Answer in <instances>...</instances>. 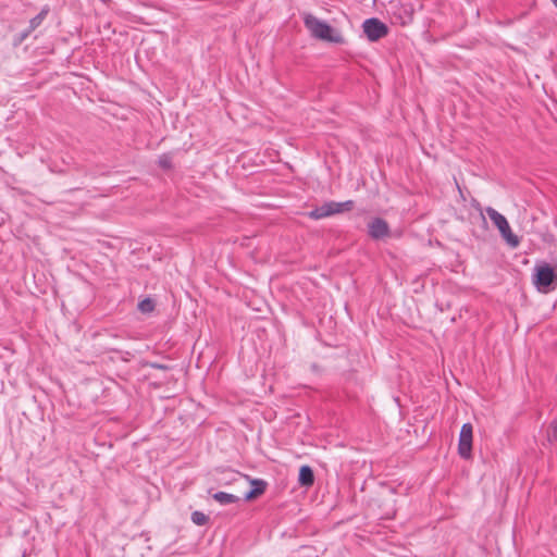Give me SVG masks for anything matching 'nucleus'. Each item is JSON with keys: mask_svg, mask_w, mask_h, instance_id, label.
Returning <instances> with one entry per match:
<instances>
[{"mask_svg": "<svg viewBox=\"0 0 557 557\" xmlns=\"http://www.w3.org/2000/svg\"><path fill=\"white\" fill-rule=\"evenodd\" d=\"M304 24L313 38L336 45L345 44V38L339 30L310 13L304 15Z\"/></svg>", "mask_w": 557, "mask_h": 557, "instance_id": "nucleus-1", "label": "nucleus"}, {"mask_svg": "<svg viewBox=\"0 0 557 557\" xmlns=\"http://www.w3.org/2000/svg\"><path fill=\"white\" fill-rule=\"evenodd\" d=\"M485 212L506 243L512 248L518 247L520 244L519 237L512 233L507 219L492 207H487Z\"/></svg>", "mask_w": 557, "mask_h": 557, "instance_id": "nucleus-2", "label": "nucleus"}, {"mask_svg": "<svg viewBox=\"0 0 557 557\" xmlns=\"http://www.w3.org/2000/svg\"><path fill=\"white\" fill-rule=\"evenodd\" d=\"M354 206L355 202L352 200H346L344 202L329 201L310 211L308 215L311 219L320 220L334 214L350 211L352 210Z\"/></svg>", "mask_w": 557, "mask_h": 557, "instance_id": "nucleus-3", "label": "nucleus"}, {"mask_svg": "<svg viewBox=\"0 0 557 557\" xmlns=\"http://www.w3.org/2000/svg\"><path fill=\"white\" fill-rule=\"evenodd\" d=\"M533 282L540 292L547 293L557 284V272L547 263L537 265Z\"/></svg>", "mask_w": 557, "mask_h": 557, "instance_id": "nucleus-4", "label": "nucleus"}, {"mask_svg": "<svg viewBox=\"0 0 557 557\" xmlns=\"http://www.w3.org/2000/svg\"><path fill=\"white\" fill-rule=\"evenodd\" d=\"M362 30L369 41H377L388 35L389 28L376 17L367 18L362 23Z\"/></svg>", "mask_w": 557, "mask_h": 557, "instance_id": "nucleus-5", "label": "nucleus"}, {"mask_svg": "<svg viewBox=\"0 0 557 557\" xmlns=\"http://www.w3.org/2000/svg\"><path fill=\"white\" fill-rule=\"evenodd\" d=\"M472 440L473 426L471 423H465L461 426L458 441V454L465 459L469 460L472 457Z\"/></svg>", "mask_w": 557, "mask_h": 557, "instance_id": "nucleus-6", "label": "nucleus"}, {"mask_svg": "<svg viewBox=\"0 0 557 557\" xmlns=\"http://www.w3.org/2000/svg\"><path fill=\"white\" fill-rule=\"evenodd\" d=\"M369 235L373 239H381L389 234V226L387 222L381 218L373 219L369 225Z\"/></svg>", "mask_w": 557, "mask_h": 557, "instance_id": "nucleus-7", "label": "nucleus"}, {"mask_svg": "<svg viewBox=\"0 0 557 557\" xmlns=\"http://www.w3.org/2000/svg\"><path fill=\"white\" fill-rule=\"evenodd\" d=\"M298 482L301 486H311L314 483V473L313 470L305 465L299 469Z\"/></svg>", "mask_w": 557, "mask_h": 557, "instance_id": "nucleus-8", "label": "nucleus"}, {"mask_svg": "<svg viewBox=\"0 0 557 557\" xmlns=\"http://www.w3.org/2000/svg\"><path fill=\"white\" fill-rule=\"evenodd\" d=\"M252 488L245 495L246 500L253 499L262 495L267 488V482L261 479L251 481Z\"/></svg>", "mask_w": 557, "mask_h": 557, "instance_id": "nucleus-9", "label": "nucleus"}, {"mask_svg": "<svg viewBox=\"0 0 557 557\" xmlns=\"http://www.w3.org/2000/svg\"><path fill=\"white\" fill-rule=\"evenodd\" d=\"M50 8L45 5L40 12L29 21L28 32H34L37 27H39L44 20L47 17Z\"/></svg>", "mask_w": 557, "mask_h": 557, "instance_id": "nucleus-10", "label": "nucleus"}, {"mask_svg": "<svg viewBox=\"0 0 557 557\" xmlns=\"http://www.w3.org/2000/svg\"><path fill=\"white\" fill-rule=\"evenodd\" d=\"M212 498L221 505H230L239 500L237 496L226 492H216L212 495Z\"/></svg>", "mask_w": 557, "mask_h": 557, "instance_id": "nucleus-11", "label": "nucleus"}, {"mask_svg": "<svg viewBox=\"0 0 557 557\" xmlns=\"http://www.w3.org/2000/svg\"><path fill=\"white\" fill-rule=\"evenodd\" d=\"M154 307H156V302L150 297L143 299L141 301L138 302V306H137L138 310L141 313H150L154 310Z\"/></svg>", "mask_w": 557, "mask_h": 557, "instance_id": "nucleus-12", "label": "nucleus"}, {"mask_svg": "<svg viewBox=\"0 0 557 557\" xmlns=\"http://www.w3.org/2000/svg\"><path fill=\"white\" fill-rule=\"evenodd\" d=\"M191 521L197 525H205L209 521V517L201 511H194Z\"/></svg>", "mask_w": 557, "mask_h": 557, "instance_id": "nucleus-13", "label": "nucleus"}, {"mask_svg": "<svg viewBox=\"0 0 557 557\" xmlns=\"http://www.w3.org/2000/svg\"><path fill=\"white\" fill-rule=\"evenodd\" d=\"M158 164L163 170H171L173 166L171 156L166 153L161 154L158 159Z\"/></svg>", "mask_w": 557, "mask_h": 557, "instance_id": "nucleus-14", "label": "nucleus"}, {"mask_svg": "<svg viewBox=\"0 0 557 557\" xmlns=\"http://www.w3.org/2000/svg\"><path fill=\"white\" fill-rule=\"evenodd\" d=\"M547 436L549 441H557V420L550 424Z\"/></svg>", "mask_w": 557, "mask_h": 557, "instance_id": "nucleus-15", "label": "nucleus"}, {"mask_svg": "<svg viewBox=\"0 0 557 557\" xmlns=\"http://www.w3.org/2000/svg\"><path fill=\"white\" fill-rule=\"evenodd\" d=\"M147 366L152 369H158V370H163V371H166L170 369V367L168 364L158 363V362H148Z\"/></svg>", "mask_w": 557, "mask_h": 557, "instance_id": "nucleus-16", "label": "nucleus"}, {"mask_svg": "<svg viewBox=\"0 0 557 557\" xmlns=\"http://www.w3.org/2000/svg\"><path fill=\"white\" fill-rule=\"evenodd\" d=\"M32 32H28V28L26 30H24L23 33H21L18 35V38L15 40V45H20L22 44L30 34Z\"/></svg>", "mask_w": 557, "mask_h": 557, "instance_id": "nucleus-17", "label": "nucleus"}, {"mask_svg": "<svg viewBox=\"0 0 557 557\" xmlns=\"http://www.w3.org/2000/svg\"><path fill=\"white\" fill-rule=\"evenodd\" d=\"M481 218H482L483 223L486 224L485 216L483 214H481Z\"/></svg>", "mask_w": 557, "mask_h": 557, "instance_id": "nucleus-18", "label": "nucleus"}, {"mask_svg": "<svg viewBox=\"0 0 557 557\" xmlns=\"http://www.w3.org/2000/svg\"><path fill=\"white\" fill-rule=\"evenodd\" d=\"M555 7L557 8V0H552Z\"/></svg>", "mask_w": 557, "mask_h": 557, "instance_id": "nucleus-19", "label": "nucleus"}]
</instances>
